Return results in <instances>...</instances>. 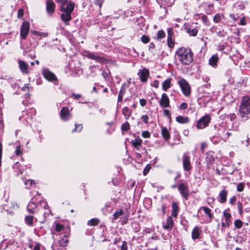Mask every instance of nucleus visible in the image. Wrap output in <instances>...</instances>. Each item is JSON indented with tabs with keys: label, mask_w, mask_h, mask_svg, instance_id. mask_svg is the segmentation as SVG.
<instances>
[{
	"label": "nucleus",
	"mask_w": 250,
	"mask_h": 250,
	"mask_svg": "<svg viewBox=\"0 0 250 250\" xmlns=\"http://www.w3.org/2000/svg\"><path fill=\"white\" fill-rule=\"evenodd\" d=\"M148 116L146 115H143L141 117V119L146 124L148 123Z\"/></svg>",
	"instance_id": "nucleus-52"
},
{
	"label": "nucleus",
	"mask_w": 250,
	"mask_h": 250,
	"mask_svg": "<svg viewBox=\"0 0 250 250\" xmlns=\"http://www.w3.org/2000/svg\"><path fill=\"white\" fill-rule=\"evenodd\" d=\"M74 3L71 1H67L60 6V10L62 12L61 18L66 25H68V22L71 20V13L74 10Z\"/></svg>",
	"instance_id": "nucleus-2"
},
{
	"label": "nucleus",
	"mask_w": 250,
	"mask_h": 250,
	"mask_svg": "<svg viewBox=\"0 0 250 250\" xmlns=\"http://www.w3.org/2000/svg\"><path fill=\"white\" fill-rule=\"evenodd\" d=\"M240 25H245L246 24V21L245 17H243L241 18V19L240 21Z\"/></svg>",
	"instance_id": "nucleus-58"
},
{
	"label": "nucleus",
	"mask_w": 250,
	"mask_h": 250,
	"mask_svg": "<svg viewBox=\"0 0 250 250\" xmlns=\"http://www.w3.org/2000/svg\"><path fill=\"white\" fill-rule=\"evenodd\" d=\"M146 103V101L145 99H141L140 100V104L142 106H144Z\"/></svg>",
	"instance_id": "nucleus-59"
},
{
	"label": "nucleus",
	"mask_w": 250,
	"mask_h": 250,
	"mask_svg": "<svg viewBox=\"0 0 250 250\" xmlns=\"http://www.w3.org/2000/svg\"><path fill=\"white\" fill-rule=\"evenodd\" d=\"M55 4L53 0H47L46 2V10L47 14L52 15L55 11Z\"/></svg>",
	"instance_id": "nucleus-10"
},
{
	"label": "nucleus",
	"mask_w": 250,
	"mask_h": 250,
	"mask_svg": "<svg viewBox=\"0 0 250 250\" xmlns=\"http://www.w3.org/2000/svg\"><path fill=\"white\" fill-rule=\"evenodd\" d=\"M155 45L152 42L150 43L149 45V50L150 51H152V50L154 49Z\"/></svg>",
	"instance_id": "nucleus-64"
},
{
	"label": "nucleus",
	"mask_w": 250,
	"mask_h": 250,
	"mask_svg": "<svg viewBox=\"0 0 250 250\" xmlns=\"http://www.w3.org/2000/svg\"><path fill=\"white\" fill-rule=\"evenodd\" d=\"M125 90H126V83H124L122 84V85L121 86V89H120V90L119 92V94L124 96L125 92Z\"/></svg>",
	"instance_id": "nucleus-44"
},
{
	"label": "nucleus",
	"mask_w": 250,
	"mask_h": 250,
	"mask_svg": "<svg viewBox=\"0 0 250 250\" xmlns=\"http://www.w3.org/2000/svg\"><path fill=\"white\" fill-rule=\"evenodd\" d=\"M176 120L177 122L181 124H187L189 122V119L187 117H184L181 116H178L176 117Z\"/></svg>",
	"instance_id": "nucleus-28"
},
{
	"label": "nucleus",
	"mask_w": 250,
	"mask_h": 250,
	"mask_svg": "<svg viewBox=\"0 0 250 250\" xmlns=\"http://www.w3.org/2000/svg\"><path fill=\"white\" fill-rule=\"evenodd\" d=\"M100 223V220L97 218H92L87 222V225L90 226H97Z\"/></svg>",
	"instance_id": "nucleus-32"
},
{
	"label": "nucleus",
	"mask_w": 250,
	"mask_h": 250,
	"mask_svg": "<svg viewBox=\"0 0 250 250\" xmlns=\"http://www.w3.org/2000/svg\"><path fill=\"white\" fill-rule=\"evenodd\" d=\"M42 74L44 77L49 81H57V78L54 73L51 72L48 68H44L42 70Z\"/></svg>",
	"instance_id": "nucleus-8"
},
{
	"label": "nucleus",
	"mask_w": 250,
	"mask_h": 250,
	"mask_svg": "<svg viewBox=\"0 0 250 250\" xmlns=\"http://www.w3.org/2000/svg\"><path fill=\"white\" fill-rule=\"evenodd\" d=\"M20 164L19 162H17L13 166V169L14 170L15 174L16 176H19L23 173V169L20 168Z\"/></svg>",
	"instance_id": "nucleus-19"
},
{
	"label": "nucleus",
	"mask_w": 250,
	"mask_h": 250,
	"mask_svg": "<svg viewBox=\"0 0 250 250\" xmlns=\"http://www.w3.org/2000/svg\"><path fill=\"white\" fill-rule=\"evenodd\" d=\"M188 104L186 103H183L180 106L181 109H186L187 108Z\"/></svg>",
	"instance_id": "nucleus-56"
},
{
	"label": "nucleus",
	"mask_w": 250,
	"mask_h": 250,
	"mask_svg": "<svg viewBox=\"0 0 250 250\" xmlns=\"http://www.w3.org/2000/svg\"><path fill=\"white\" fill-rule=\"evenodd\" d=\"M223 215L225 217V222L226 223V225H227L228 227H229L231 221H230V217H231V214L225 211L223 212Z\"/></svg>",
	"instance_id": "nucleus-27"
},
{
	"label": "nucleus",
	"mask_w": 250,
	"mask_h": 250,
	"mask_svg": "<svg viewBox=\"0 0 250 250\" xmlns=\"http://www.w3.org/2000/svg\"><path fill=\"white\" fill-rule=\"evenodd\" d=\"M183 166L184 169L187 171H189L191 168L190 157L186 154L183 156Z\"/></svg>",
	"instance_id": "nucleus-9"
},
{
	"label": "nucleus",
	"mask_w": 250,
	"mask_h": 250,
	"mask_svg": "<svg viewBox=\"0 0 250 250\" xmlns=\"http://www.w3.org/2000/svg\"><path fill=\"white\" fill-rule=\"evenodd\" d=\"M123 214V211L122 209L116 211L112 218V222H113L115 220L117 219L120 216Z\"/></svg>",
	"instance_id": "nucleus-30"
},
{
	"label": "nucleus",
	"mask_w": 250,
	"mask_h": 250,
	"mask_svg": "<svg viewBox=\"0 0 250 250\" xmlns=\"http://www.w3.org/2000/svg\"><path fill=\"white\" fill-rule=\"evenodd\" d=\"M68 240L67 237H64L62 238L59 240V244L61 247H65L67 245Z\"/></svg>",
	"instance_id": "nucleus-33"
},
{
	"label": "nucleus",
	"mask_w": 250,
	"mask_h": 250,
	"mask_svg": "<svg viewBox=\"0 0 250 250\" xmlns=\"http://www.w3.org/2000/svg\"><path fill=\"white\" fill-rule=\"evenodd\" d=\"M218 60V58L217 55H213L209 60V64L213 67H215L217 65Z\"/></svg>",
	"instance_id": "nucleus-23"
},
{
	"label": "nucleus",
	"mask_w": 250,
	"mask_h": 250,
	"mask_svg": "<svg viewBox=\"0 0 250 250\" xmlns=\"http://www.w3.org/2000/svg\"><path fill=\"white\" fill-rule=\"evenodd\" d=\"M121 250H127V242L124 241L121 246Z\"/></svg>",
	"instance_id": "nucleus-51"
},
{
	"label": "nucleus",
	"mask_w": 250,
	"mask_h": 250,
	"mask_svg": "<svg viewBox=\"0 0 250 250\" xmlns=\"http://www.w3.org/2000/svg\"><path fill=\"white\" fill-rule=\"evenodd\" d=\"M242 143H244V141L246 142L247 144H249L250 138L248 134H243L241 136Z\"/></svg>",
	"instance_id": "nucleus-39"
},
{
	"label": "nucleus",
	"mask_w": 250,
	"mask_h": 250,
	"mask_svg": "<svg viewBox=\"0 0 250 250\" xmlns=\"http://www.w3.org/2000/svg\"><path fill=\"white\" fill-rule=\"evenodd\" d=\"M72 96H73L75 99H79L82 97L81 95L79 94H76L75 93H72Z\"/></svg>",
	"instance_id": "nucleus-63"
},
{
	"label": "nucleus",
	"mask_w": 250,
	"mask_h": 250,
	"mask_svg": "<svg viewBox=\"0 0 250 250\" xmlns=\"http://www.w3.org/2000/svg\"><path fill=\"white\" fill-rule=\"evenodd\" d=\"M173 226H174L173 220L172 218V217L170 216H168L167 218V223L166 225L163 226V228L165 229L171 230L172 229V228L173 227Z\"/></svg>",
	"instance_id": "nucleus-18"
},
{
	"label": "nucleus",
	"mask_w": 250,
	"mask_h": 250,
	"mask_svg": "<svg viewBox=\"0 0 250 250\" xmlns=\"http://www.w3.org/2000/svg\"><path fill=\"white\" fill-rule=\"evenodd\" d=\"M164 114L165 116H167L168 118L170 117V112L166 109H165L164 111Z\"/></svg>",
	"instance_id": "nucleus-62"
},
{
	"label": "nucleus",
	"mask_w": 250,
	"mask_h": 250,
	"mask_svg": "<svg viewBox=\"0 0 250 250\" xmlns=\"http://www.w3.org/2000/svg\"><path fill=\"white\" fill-rule=\"evenodd\" d=\"M236 201V198L235 196L232 197L229 201V202L230 204L232 205Z\"/></svg>",
	"instance_id": "nucleus-60"
},
{
	"label": "nucleus",
	"mask_w": 250,
	"mask_h": 250,
	"mask_svg": "<svg viewBox=\"0 0 250 250\" xmlns=\"http://www.w3.org/2000/svg\"><path fill=\"white\" fill-rule=\"evenodd\" d=\"M244 183H239L237 186V190L239 192L242 191L244 190Z\"/></svg>",
	"instance_id": "nucleus-46"
},
{
	"label": "nucleus",
	"mask_w": 250,
	"mask_h": 250,
	"mask_svg": "<svg viewBox=\"0 0 250 250\" xmlns=\"http://www.w3.org/2000/svg\"><path fill=\"white\" fill-rule=\"evenodd\" d=\"M56 1L60 3V5H61L64 4L65 3H67L68 0H56Z\"/></svg>",
	"instance_id": "nucleus-61"
},
{
	"label": "nucleus",
	"mask_w": 250,
	"mask_h": 250,
	"mask_svg": "<svg viewBox=\"0 0 250 250\" xmlns=\"http://www.w3.org/2000/svg\"><path fill=\"white\" fill-rule=\"evenodd\" d=\"M30 29L29 22L27 21L23 22L20 31V36L22 39H26Z\"/></svg>",
	"instance_id": "nucleus-7"
},
{
	"label": "nucleus",
	"mask_w": 250,
	"mask_h": 250,
	"mask_svg": "<svg viewBox=\"0 0 250 250\" xmlns=\"http://www.w3.org/2000/svg\"><path fill=\"white\" fill-rule=\"evenodd\" d=\"M179 61L184 65L191 63L193 59V52L189 48L181 47L176 52Z\"/></svg>",
	"instance_id": "nucleus-1"
},
{
	"label": "nucleus",
	"mask_w": 250,
	"mask_h": 250,
	"mask_svg": "<svg viewBox=\"0 0 250 250\" xmlns=\"http://www.w3.org/2000/svg\"><path fill=\"white\" fill-rule=\"evenodd\" d=\"M160 106L163 108L168 107L169 106V99L167 94L165 93H163L161 98L159 101Z\"/></svg>",
	"instance_id": "nucleus-13"
},
{
	"label": "nucleus",
	"mask_w": 250,
	"mask_h": 250,
	"mask_svg": "<svg viewBox=\"0 0 250 250\" xmlns=\"http://www.w3.org/2000/svg\"><path fill=\"white\" fill-rule=\"evenodd\" d=\"M95 4L98 6L99 9H100L102 5V2L100 0H95Z\"/></svg>",
	"instance_id": "nucleus-55"
},
{
	"label": "nucleus",
	"mask_w": 250,
	"mask_h": 250,
	"mask_svg": "<svg viewBox=\"0 0 250 250\" xmlns=\"http://www.w3.org/2000/svg\"><path fill=\"white\" fill-rule=\"evenodd\" d=\"M149 74V71L146 68H144L142 70H140L138 75L140 77V81L143 83H145L147 81Z\"/></svg>",
	"instance_id": "nucleus-16"
},
{
	"label": "nucleus",
	"mask_w": 250,
	"mask_h": 250,
	"mask_svg": "<svg viewBox=\"0 0 250 250\" xmlns=\"http://www.w3.org/2000/svg\"><path fill=\"white\" fill-rule=\"evenodd\" d=\"M141 41L144 43H148L149 41V38L146 35H143L141 37Z\"/></svg>",
	"instance_id": "nucleus-47"
},
{
	"label": "nucleus",
	"mask_w": 250,
	"mask_h": 250,
	"mask_svg": "<svg viewBox=\"0 0 250 250\" xmlns=\"http://www.w3.org/2000/svg\"><path fill=\"white\" fill-rule=\"evenodd\" d=\"M23 10L22 9H20L18 12V18H21L23 15Z\"/></svg>",
	"instance_id": "nucleus-53"
},
{
	"label": "nucleus",
	"mask_w": 250,
	"mask_h": 250,
	"mask_svg": "<svg viewBox=\"0 0 250 250\" xmlns=\"http://www.w3.org/2000/svg\"><path fill=\"white\" fill-rule=\"evenodd\" d=\"M200 235V229L197 227H195L192 231V238L193 239H197Z\"/></svg>",
	"instance_id": "nucleus-26"
},
{
	"label": "nucleus",
	"mask_w": 250,
	"mask_h": 250,
	"mask_svg": "<svg viewBox=\"0 0 250 250\" xmlns=\"http://www.w3.org/2000/svg\"><path fill=\"white\" fill-rule=\"evenodd\" d=\"M201 20L206 26L209 25V24H210L209 21L208 17L206 15H203L201 18Z\"/></svg>",
	"instance_id": "nucleus-43"
},
{
	"label": "nucleus",
	"mask_w": 250,
	"mask_h": 250,
	"mask_svg": "<svg viewBox=\"0 0 250 250\" xmlns=\"http://www.w3.org/2000/svg\"><path fill=\"white\" fill-rule=\"evenodd\" d=\"M142 136L145 138H148L150 137V134L148 131H144L142 132Z\"/></svg>",
	"instance_id": "nucleus-50"
},
{
	"label": "nucleus",
	"mask_w": 250,
	"mask_h": 250,
	"mask_svg": "<svg viewBox=\"0 0 250 250\" xmlns=\"http://www.w3.org/2000/svg\"><path fill=\"white\" fill-rule=\"evenodd\" d=\"M159 82L158 80H155L151 85L155 88H158L159 86Z\"/></svg>",
	"instance_id": "nucleus-57"
},
{
	"label": "nucleus",
	"mask_w": 250,
	"mask_h": 250,
	"mask_svg": "<svg viewBox=\"0 0 250 250\" xmlns=\"http://www.w3.org/2000/svg\"><path fill=\"white\" fill-rule=\"evenodd\" d=\"M243 225L242 222L240 219H237L234 222V226L235 228L240 229Z\"/></svg>",
	"instance_id": "nucleus-41"
},
{
	"label": "nucleus",
	"mask_w": 250,
	"mask_h": 250,
	"mask_svg": "<svg viewBox=\"0 0 250 250\" xmlns=\"http://www.w3.org/2000/svg\"><path fill=\"white\" fill-rule=\"evenodd\" d=\"M178 189L182 196L185 200H188L189 198L188 186L183 183H181L178 186Z\"/></svg>",
	"instance_id": "nucleus-6"
},
{
	"label": "nucleus",
	"mask_w": 250,
	"mask_h": 250,
	"mask_svg": "<svg viewBox=\"0 0 250 250\" xmlns=\"http://www.w3.org/2000/svg\"><path fill=\"white\" fill-rule=\"evenodd\" d=\"M172 211L171 215L174 217H176L178 214L179 208L177 203L173 202L172 204Z\"/></svg>",
	"instance_id": "nucleus-21"
},
{
	"label": "nucleus",
	"mask_w": 250,
	"mask_h": 250,
	"mask_svg": "<svg viewBox=\"0 0 250 250\" xmlns=\"http://www.w3.org/2000/svg\"><path fill=\"white\" fill-rule=\"evenodd\" d=\"M151 168V166L150 165H147L143 171V174L144 175H146L149 172V170Z\"/></svg>",
	"instance_id": "nucleus-49"
},
{
	"label": "nucleus",
	"mask_w": 250,
	"mask_h": 250,
	"mask_svg": "<svg viewBox=\"0 0 250 250\" xmlns=\"http://www.w3.org/2000/svg\"><path fill=\"white\" fill-rule=\"evenodd\" d=\"M178 83L179 84L183 94L186 96H188L190 93L191 90L190 87L188 82L185 79H182L178 81Z\"/></svg>",
	"instance_id": "nucleus-5"
},
{
	"label": "nucleus",
	"mask_w": 250,
	"mask_h": 250,
	"mask_svg": "<svg viewBox=\"0 0 250 250\" xmlns=\"http://www.w3.org/2000/svg\"><path fill=\"white\" fill-rule=\"evenodd\" d=\"M33 219L34 217L32 215L26 216L25 218V222L27 225L32 226L33 225Z\"/></svg>",
	"instance_id": "nucleus-31"
},
{
	"label": "nucleus",
	"mask_w": 250,
	"mask_h": 250,
	"mask_svg": "<svg viewBox=\"0 0 250 250\" xmlns=\"http://www.w3.org/2000/svg\"><path fill=\"white\" fill-rule=\"evenodd\" d=\"M162 134L163 137L166 140H168L170 138V134L167 129V128L165 127H163L161 129Z\"/></svg>",
	"instance_id": "nucleus-29"
},
{
	"label": "nucleus",
	"mask_w": 250,
	"mask_h": 250,
	"mask_svg": "<svg viewBox=\"0 0 250 250\" xmlns=\"http://www.w3.org/2000/svg\"><path fill=\"white\" fill-rule=\"evenodd\" d=\"M60 117L62 120L67 121L70 117L68 107H63L60 111Z\"/></svg>",
	"instance_id": "nucleus-15"
},
{
	"label": "nucleus",
	"mask_w": 250,
	"mask_h": 250,
	"mask_svg": "<svg viewBox=\"0 0 250 250\" xmlns=\"http://www.w3.org/2000/svg\"><path fill=\"white\" fill-rule=\"evenodd\" d=\"M86 57L88 59L95 60L99 63L104 62L105 61V59L104 58L98 56L97 53L88 52L86 54Z\"/></svg>",
	"instance_id": "nucleus-12"
},
{
	"label": "nucleus",
	"mask_w": 250,
	"mask_h": 250,
	"mask_svg": "<svg viewBox=\"0 0 250 250\" xmlns=\"http://www.w3.org/2000/svg\"><path fill=\"white\" fill-rule=\"evenodd\" d=\"M75 127L73 130L72 132H80L83 129V125L81 124H75Z\"/></svg>",
	"instance_id": "nucleus-45"
},
{
	"label": "nucleus",
	"mask_w": 250,
	"mask_h": 250,
	"mask_svg": "<svg viewBox=\"0 0 250 250\" xmlns=\"http://www.w3.org/2000/svg\"><path fill=\"white\" fill-rule=\"evenodd\" d=\"M165 36H166L165 33L163 30H159L157 34V39L158 40L160 41L163 38H164L165 37Z\"/></svg>",
	"instance_id": "nucleus-35"
},
{
	"label": "nucleus",
	"mask_w": 250,
	"mask_h": 250,
	"mask_svg": "<svg viewBox=\"0 0 250 250\" xmlns=\"http://www.w3.org/2000/svg\"><path fill=\"white\" fill-rule=\"evenodd\" d=\"M201 208H202L204 210L205 213L207 215H208L209 218H212L211 210L208 208L207 207H202Z\"/></svg>",
	"instance_id": "nucleus-36"
},
{
	"label": "nucleus",
	"mask_w": 250,
	"mask_h": 250,
	"mask_svg": "<svg viewBox=\"0 0 250 250\" xmlns=\"http://www.w3.org/2000/svg\"><path fill=\"white\" fill-rule=\"evenodd\" d=\"M224 17L223 15H221L220 14H216L213 18V21L215 23H218L221 20V17Z\"/></svg>",
	"instance_id": "nucleus-37"
},
{
	"label": "nucleus",
	"mask_w": 250,
	"mask_h": 250,
	"mask_svg": "<svg viewBox=\"0 0 250 250\" xmlns=\"http://www.w3.org/2000/svg\"><path fill=\"white\" fill-rule=\"evenodd\" d=\"M166 206L165 205L163 204L161 206V208H158V210H161L162 212V216L163 217L166 214Z\"/></svg>",
	"instance_id": "nucleus-48"
},
{
	"label": "nucleus",
	"mask_w": 250,
	"mask_h": 250,
	"mask_svg": "<svg viewBox=\"0 0 250 250\" xmlns=\"http://www.w3.org/2000/svg\"><path fill=\"white\" fill-rule=\"evenodd\" d=\"M131 143L134 147L137 150H140V146L142 143V140L140 138H137L131 141Z\"/></svg>",
	"instance_id": "nucleus-20"
},
{
	"label": "nucleus",
	"mask_w": 250,
	"mask_h": 250,
	"mask_svg": "<svg viewBox=\"0 0 250 250\" xmlns=\"http://www.w3.org/2000/svg\"><path fill=\"white\" fill-rule=\"evenodd\" d=\"M171 80V78H168L163 82L162 83V88L163 90L166 91L170 87Z\"/></svg>",
	"instance_id": "nucleus-22"
},
{
	"label": "nucleus",
	"mask_w": 250,
	"mask_h": 250,
	"mask_svg": "<svg viewBox=\"0 0 250 250\" xmlns=\"http://www.w3.org/2000/svg\"><path fill=\"white\" fill-rule=\"evenodd\" d=\"M187 31L190 35L193 36H196L198 33V30L195 28L192 29L190 28H188Z\"/></svg>",
	"instance_id": "nucleus-34"
},
{
	"label": "nucleus",
	"mask_w": 250,
	"mask_h": 250,
	"mask_svg": "<svg viewBox=\"0 0 250 250\" xmlns=\"http://www.w3.org/2000/svg\"><path fill=\"white\" fill-rule=\"evenodd\" d=\"M31 33H32L34 35L40 36L43 37H46L48 36V34L47 33L39 32L37 31H31Z\"/></svg>",
	"instance_id": "nucleus-40"
},
{
	"label": "nucleus",
	"mask_w": 250,
	"mask_h": 250,
	"mask_svg": "<svg viewBox=\"0 0 250 250\" xmlns=\"http://www.w3.org/2000/svg\"><path fill=\"white\" fill-rule=\"evenodd\" d=\"M130 128L129 124L125 122L122 125L121 129L123 131H127Z\"/></svg>",
	"instance_id": "nucleus-42"
},
{
	"label": "nucleus",
	"mask_w": 250,
	"mask_h": 250,
	"mask_svg": "<svg viewBox=\"0 0 250 250\" xmlns=\"http://www.w3.org/2000/svg\"><path fill=\"white\" fill-rule=\"evenodd\" d=\"M132 113L131 110L127 107H124L123 108V114L126 120H128Z\"/></svg>",
	"instance_id": "nucleus-25"
},
{
	"label": "nucleus",
	"mask_w": 250,
	"mask_h": 250,
	"mask_svg": "<svg viewBox=\"0 0 250 250\" xmlns=\"http://www.w3.org/2000/svg\"><path fill=\"white\" fill-rule=\"evenodd\" d=\"M55 228V230L57 232H60L63 229L64 227L63 225L61 224L60 223H56Z\"/></svg>",
	"instance_id": "nucleus-38"
},
{
	"label": "nucleus",
	"mask_w": 250,
	"mask_h": 250,
	"mask_svg": "<svg viewBox=\"0 0 250 250\" xmlns=\"http://www.w3.org/2000/svg\"><path fill=\"white\" fill-rule=\"evenodd\" d=\"M211 118L208 115H206L200 118L197 122L196 127L198 129H203L208 126Z\"/></svg>",
	"instance_id": "nucleus-4"
},
{
	"label": "nucleus",
	"mask_w": 250,
	"mask_h": 250,
	"mask_svg": "<svg viewBox=\"0 0 250 250\" xmlns=\"http://www.w3.org/2000/svg\"><path fill=\"white\" fill-rule=\"evenodd\" d=\"M228 194V191L225 188L220 191L218 200L221 203H225L226 202Z\"/></svg>",
	"instance_id": "nucleus-17"
},
{
	"label": "nucleus",
	"mask_w": 250,
	"mask_h": 250,
	"mask_svg": "<svg viewBox=\"0 0 250 250\" xmlns=\"http://www.w3.org/2000/svg\"><path fill=\"white\" fill-rule=\"evenodd\" d=\"M18 63L19 68L23 74H28L29 73V65L24 61L19 60Z\"/></svg>",
	"instance_id": "nucleus-11"
},
{
	"label": "nucleus",
	"mask_w": 250,
	"mask_h": 250,
	"mask_svg": "<svg viewBox=\"0 0 250 250\" xmlns=\"http://www.w3.org/2000/svg\"><path fill=\"white\" fill-rule=\"evenodd\" d=\"M237 207L240 213H241L243 210V206L240 202L237 203Z\"/></svg>",
	"instance_id": "nucleus-54"
},
{
	"label": "nucleus",
	"mask_w": 250,
	"mask_h": 250,
	"mask_svg": "<svg viewBox=\"0 0 250 250\" xmlns=\"http://www.w3.org/2000/svg\"><path fill=\"white\" fill-rule=\"evenodd\" d=\"M239 113L241 117H244L250 113V97L246 95L242 97Z\"/></svg>",
	"instance_id": "nucleus-3"
},
{
	"label": "nucleus",
	"mask_w": 250,
	"mask_h": 250,
	"mask_svg": "<svg viewBox=\"0 0 250 250\" xmlns=\"http://www.w3.org/2000/svg\"><path fill=\"white\" fill-rule=\"evenodd\" d=\"M36 208V205L34 202H30L27 207L28 211L30 213H34Z\"/></svg>",
	"instance_id": "nucleus-24"
},
{
	"label": "nucleus",
	"mask_w": 250,
	"mask_h": 250,
	"mask_svg": "<svg viewBox=\"0 0 250 250\" xmlns=\"http://www.w3.org/2000/svg\"><path fill=\"white\" fill-rule=\"evenodd\" d=\"M173 34V30L172 28H169L167 31V43L168 46L170 48H173L174 46V42L172 38Z\"/></svg>",
	"instance_id": "nucleus-14"
}]
</instances>
